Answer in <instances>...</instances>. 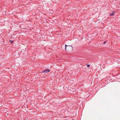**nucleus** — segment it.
<instances>
[{
    "label": "nucleus",
    "instance_id": "3",
    "mask_svg": "<svg viewBox=\"0 0 120 120\" xmlns=\"http://www.w3.org/2000/svg\"><path fill=\"white\" fill-rule=\"evenodd\" d=\"M114 15V12H113L111 14L109 15V16H112Z\"/></svg>",
    "mask_w": 120,
    "mask_h": 120
},
{
    "label": "nucleus",
    "instance_id": "4",
    "mask_svg": "<svg viewBox=\"0 0 120 120\" xmlns=\"http://www.w3.org/2000/svg\"><path fill=\"white\" fill-rule=\"evenodd\" d=\"M9 41L11 43H12L14 41L13 40H10Z\"/></svg>",
    "mask_w": 120,
    "mask_h": 120
},
{
    "label": "nucleus",
    "instance_id": "1",
    "mask_svg": "<svg viewBox=\"0 0 120 120\" xmlns=\"http://www.w3.org/2000/svg\"><path fill=\"white\" fill-rule=\"evenodd\" d=\"M65 49L67 51H70L73 50V47L70 45H65Z\"/></svg>",
    "mask_w": 120,
    "mask_h": 120
},
{
    "label": "nucleus",
    "instance_id": "6",
    "mask_svg": "<svg viewBox=\"0 0 120 120\" xmlns=\"http://www.w3.org/2000/svg\"><path fill=\"white\" fill-rule=\"evenodd\" d=\"M106 41L104 42L103 43V44H104L106 42Z\"/></svg>",
    "mask_w": 120,
    "mask_h": 120
},
{
    "label": "nucleus",
    "instance_id": "2",
    "mask_svg": "<svg viewBox=\"0 0 120 120\" xmlns=\"http://www.w3.org/2000/svg\"><path fill=\"white\" fill-rule=\"evenodd\" d=\"M50 71V70L48 69H45V70H43L41 72V73H47V72H48Z\"/></svg>",
    "mask_w": 120,
    "mask_h": 120
},
{
    "label": "nucleus",
    "instance_id": "5",
    "mask_svg": "<svg viewBox=\"0 0 120 120\" xmlns=\"http://www.w3.org/2000/svg\"><path fill=\"white\" fill-rule=\"evenodd\" d=\"M90 65L89 64L87 65V67L88 68L89 67H90Z\"/></svg>",
    "mask_w": 120,
    "mask_h": 120
}]
</instances>
